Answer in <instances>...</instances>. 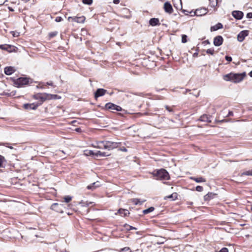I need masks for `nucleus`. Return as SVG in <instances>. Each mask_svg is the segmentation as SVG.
Instances as JSON below:
<instances>
[{
  "mask_svg": "<svg viewBox=\"0 0 252 252\" xmlns=\"http://www.w3.org/2000/svg\"><path fill=\"white\" fill-rule=\"evenodd\" d=\"M246 76L245 72L241 73H234L231 72L223 76V78L226 81H230L235 83L241 82Z\"/></svg>",
  "mask_w": 252,
  "mask_h": 252,
  "instance_id": "f257e3e1",
  "label": "nucleus"
},
{
  "mask_svg": "<svg viewBox=\"0 0 252 252\" xmlns=\"http://www.w3.org/2000/svg\"><path fill=\"white\" fill-rule=\"evenodd\" d=\"M152 174L154 177H156L157 180H169L170 178L169 173L163 168L155 170Z\"/></svg>",
  "mask_w": 252,
  "mask_h": 252,
  "instance_id": "f03ea898",
  "label": "nucleus"
},
{
  "mask_svg": "<svg viewBox=\"0 0 252 252\" xmlns=\"http://www.w3.org/2000/svg\"><path fill=\"white\" fill-rule=\"evenodd\" d=\"M57 95L51 94L47 93H38L33 95V98L35 99L39 100L41 103V104L46 100H50L52 99H55Z\"/></svg>",
  "mask_w": 252,
  "mask_h": 252,
  "instance_id": "7ed1b4c3",
  "label": "nucleus"
},
{
  "mask_svg": "<svg viewBox=\"0 0 252 252\" xmlns=\"http://www.w3.org/2000/svg\"><path fill=\"white\" fill-rule=\"evenodd\" d=\"M32 82V79L26 77H20L14 80V84L18 88Z\"/></svg>",
  "mask_w": 252,
  "mask_h": 252,
  "instance_id": "20e7f679",
  "label": "nucleus"
},
{
  "mask_svg": "<svg viewBox=\"0 0 252 252\" xmlns=\"http://www.w3.org/2000/svg\"><path fill=\"white\" fill-rule=\"evenodd\" d=\"M50 208L57 212L63 214L64 213L65 210L66 209V207L63 204L55 203L51 205Z\"/></svg>",
  "mask_w": 252,
  "mask_h": 252,
  "instance_id": "39448f33",
  "label": "nucleus"
},
{
  "mask_svg": "<svg viewBox=\"0 0 252 252\" xmlns=\"http://www.w3.org/2000/svg\"><path fill=\"white\" fill-rule=\"evenodd\" d=\"M121 144V142H112L110 141H105V149L109 151L112 150L118 147L119 145Z\"/></svg>",
  "mask_w": 252,
  "mask_h": 252,
  "instance_id": "423d86ee",
  "label": "nucleus"
},
{
  "mask_svg": "<svg viewBox=\"0 0 252 252\" xmlns=\"http://www.w3.org/2000/svg\"><path fill=\"white\" fill-rule=\"evenodd\" d=\"M105 109L108 110H121L122 107L111 102H108L105 105Z\"/></svg>",
  "mask_w": 252,
  "mask_h": 252,
  "instance_id": "0eeeda50",
  "label": "nucleus"
},
{
  "mask_svg": "<svg viewBox=\"0 0 252 252\" xmlns=\"http://www.w3.org/2000/svg\"><path fill=\"white\" fill-rule=\"evenodd\" d=\"M41 105V103H26L23 105L24 109L31 110H36L37 108Z\"/></svg>",
  "mask_w": 252,
  "mask_h": 252,
  "instance_id": "6e6552de",
  "label": "nucleus"
},
{
  "mask_svg": "<svg viewBox=\"0 0 252 252\" xmlns=\"http://www.w3.org/2000/svg\"><path fill=\"white\" fill-rule=\"evenodd\" d=\"M249 31L244 30L241 31L239 34L237 35V40L239 42H242L244 40L245 37L249 35Z\"/></svg>",
  "mask_w": 252,
  "mask_h": 252,
  "instance_id": "1a4fd4ad",
  "label": "nucleus"
},
{
  "mask_svg": "<svg viewBox=\"0 0 252 252\" xmlns=\"http://www.w3.org/2000/svg\"><path fill=\"white\" fill-rule=\"evenodd\" d=\"M0 49L3 50L7 51L8 52H12L16 51L15 46L8 44L0 45Z\"/></svg>",
  "mask_w": 252,
  "mask_h": 252,
  "instance_id": "9d476101",
  "label": "nucleus"
},
{
  "mask_svg": "<svg viewBox=\"0 0 252 252\" xmlns=\"http://www.w3.org/2000/svg\"><path fill=\"white\" fill-rule=\"evenodd\" d=\"M85 17L84 16H82L80 17H69L68 18V20L75 22L78 23H83L85 20Z\"/></svg>",
  "mask_w": 252,
  "mask_h": 252,
  "instance_id": "9b49d317",
  "label": "nucleus"
},
{
  "mask_svg": "<svg viewBox=\"0 0 252 252\" xmlns=\"http://www.w3.org/2000/svg\"><path fill=\"white\" fill-rule=\"evenodd\" d=\"M223 37L221 35H218L214 38L213 43L216 46H220L222 44Z\"/></svg>",
  "mask_w": 252,
  "mask_h": 252,
  "instance_id": "f8f14e48",
  "label": "nucleus"
},
{
  "mask_svg": "<svg viewBox=\"0 0 252 252\" xmlns=\"http://www.w3.org/2000/svg\"><path fill=\"white\" fill-rule=\"evenodd\" d=\"M107 92V90L103 89H97L94 93V98L96 100L98 97L104 95Z\"/></svg>",
  "mask_w": 252,
  "mask_h": 252,
  "instance_id": "ddd939ff",
  "label": "nucleus"
},
{
  "mask_svg": "<svg viewBox=\"0 0 252 252\" xmlns=\"http://www.w3.org/2000/svg\"><path fill=\"white\" fill-rule=\"evenodd\" d=\"M232 15L237 20H241L243 18L244 13L241 11L234 10L232 12Z\"/></svg>",
  "mask_w": 252,
  "mask_h": 252,
  "instance_id": "4468645a",
  "label": "nucleus"
},
{
  "mask_svg": "<svg viewBox=\"0 0 252 252\" xmlns=\"http://www.w3.org/2000/svg\"><path fill=\"white\" fill-rule=\"evenodd\" d=\"M212 116L207 114L202 115L200 117L199 121L203 122L211 123Z\"/></svg>",
  "mask_w": 252,
  "mask_h": 252,
  "instance_id": "2eb2a0df",
  "label": "nucleus"
},
{
  "mask_svg": "<svg viewBox=\"0 0 252 252\" xmlns=\"http://www.w3.org/2000/svg\"><path fill=\"white\" fill-rule=\"evenodd\" d=\"M208 12V10L205 8L197 9L194 12V14L197 16H201L205 15Z\"/></svg>",
  "mask_w": 252,
  "mask_h": 252,
  "instance_id": "dca6fc26",
  "label": "nucleus"
},
{
  "mask_svg": "<svg viewBox=\"0 0 252 252\" xmlns=\"http://www.w3.org/2000/svg\"><path fill=\"white\" fill-rule=\"evenodd\" d=\"M164 9L166 13L171 14L173 9L170 3L168 1L165 2L164 4Z\"/></svg>",
  "mask_w": 252,
  "mask_h": 252,
  "instance_id": "f3484780",
  "label": "nucleus"
},
{
  "mask_svg": "<svg viewBox=\"0 0 252 252\" xmlns=\"http://www.w3.org/2000/svg\"><path fill=\"white\" fill-rule=\"evenodd\" d=\"M90 153V155L95 156L97 157H104L109 156V155L107 154L106 153L102 152L99 151H96V152L91 151Z\"/></svg>",
  "mask_w": 252,
  "mask_h": 252,
  "instance_id": "a211bd4d",
  "label": "nucleus"
},
{
  "mask_svg": "<svg viewBox=\"0 0 252 252\" xmlns=\"http://www.w3.org/2000/svg\"><path fill=\"white\" fill-rule=\"evenodd\" d=\"M217 195V194L213 192H208L204 196V200L206 201H209L214 198Z\"/></svg>",
  "mask_w": 252,
  "mask_h": 252,
  "instance_id": "6ab92c4d",
  "label": "nucleus"
},
{
  "mask_svg": "<svg viewBox=\"0 0 252 252\" xmlns=\"http://www.w3.org/2000/svg\"><path fill=\"white\" fill-rule=\"evenodd\" d=\"M15 71L14 67L13 66H6L4 68V73L7 75H10Z\"/></svg>",
  "mask_w": 252,
  "mask_h": 252,
  "instance_id": "aec40b11",
  "label": "nucleus"
},
{
  "mask_svg": "<svg viewBox=\"0 0 252 252\" xmlns=\"http://www.w3.org/2000/svg\"><path fill=\"white\" fill-rule=\"evenodd\" d=\"M149 24L152 26H159L160 25L158 18H152L149 20Z\"/></svg>",
  "mask_w": 252,
  "mask_h": 252,
  "instance_id": "412c9836",
  "label": "nucleus"
},
{
  "mask_svg": "<svg viewBox=\"0 0 252 252\" xmlns=\"http://www.w3.org/2000/svg\"><path fill=\"white\" fill-rule=\"evenodd\" d=\"M119 214L121 216L123 217H126L130 213L128 210L126 209H124L122 208H120L118 210L117 213L116 214Z\"/></svg>",
  "mask_w": 252,
  "mask_h": 252,
  "instance_id": "4be33fe9",
  "label": "nucleus"
},
{
  "mask_svg": "<svg viewBox=\"0 0 252 252\" xmlns=\"http://www.w3.org/2000/svg\"><path fill=\"white\" fill-rule=\"evenodd\" d=\"M223 28V26L221 23H218L215 25L212 26L210 28V30L211 32H214L217 31L218 30L221 29Z\"/></svg>",
  "mask_w": 252,
  "mask_h": 252,
  "instance_id": "5701e85b",
  "label": "nucleus"
},
{
  "mask_svg": "<svg viewBox=\"0 0 252 252\" xmlns=\"http://www.w3.org/2000/svg\"><path fill=\"white\" fill-rule=\"evenodd\" d=\"M6 162L7 161L5 158L2 155H0V168L4 167Z\"/></svg>",
  "mask_w": 252,
  "mask_h": 252,
  "instance_id": "b1692460",
  "label": "nucleus"
},
{
  "mask_svg": "<svg viewBox=\"0 0 252 252\" xmlns=\"http://www.w3.org/2000/svg\"><path fill=\"white\" fill-rule=\"evenodd\" d=\"M178 198V194L176 192H174L172 194L166 196L164 197V199H171L172 200H175Z\"/></svg>",
  "mask_w": 252,
  "mask_h": 252,
  "instance_id": "393cba45",
  "label": "nucleus"
},
{
  "mask_svg": "<svg viewBox=\"0 0 252 252\" xmlns=\"http://www.w3.org/2000/svg\"><path fill=\"white\" fill-rule=\"evenodd\" d=\"M192 180L195 181L196 183L205 182L206 179L202 177H191Z\"/></svg>",
  "mask_w": 252,
  "mask_h": 252,
  "instance_id": "a878e982",
  "label": "nucleus"
},
{
  "mask_svg": "<svg viewBox=\"0 0 252 252\" xmlns=\"http://www.w3.org/2000/svg\"><path fill=\"white\" fill-rule=\"evenodd\" d=\"M98 187H99V185H98V183L95 182L90 185L88 186L87 188L88 189L93 190Z\"/></svg>",
  "mask_w": 252,
  "mask_h": 252,
  "instance_id": "bb28decb",
  "label": "nucleus"
},
{
  "mask_svg": "<svg viewBox=\"0 0 252 252\" xmlns=\"http://www.w3.org/2000/svg\"><path fill=\"white\" fill-rule=\"evenodd\" d=\"M105 141H102L97 142V147L99 149H105Z\"/></svg>",
  "mask_w": 252,
  "mask_h": 252,
  "instance_id": "cd10ccee",
  "label": "nucleus"
},
{
  "mask_svg": "<svg viewBox=\"0 0 252 252\" xmlns=\"http://www.w3.org/2000/svg\"><path fill=\"white\" fill-rule=\"evenodd\" d=\"M155 210V208L154 207H150L148 209L144 210L143 211V213L144 214H148L152 212H153Z\"/></svg>",
  "mask_w": 252,
  "mask_h": 252,
  "instance_id": "c85d7f7f",
  "label": "nucleus"
},
{
  "mask_svg": "<svg viewBox=\"0 0 252 252\" xmlns=\"http://www.w3.org/2000/svg\"><path fill=\"white\" fill-rule=\"evenodd\" d=\"M210 6L212 7H215L218 5V0H209Z\"/></svg>",
  "mask_w": 252,
  "mask_h": 252,
  "instance_id": "c756f323",
  "label": "nucleus"
},
{
  "mask_svg": "<svg viewBox=\"0 0 252 252\" xmlns=\"http://www.w3.org/2000/svg\"><path fill=\"white\" fill-rule=\"evenodd\" d=\"M145 201V200H143V201H141L139 199H137V198L132 199V202L135 205H138V204L141 205Z\"/></svg>",
  "mask_w": 252,
  "mask_h": 252,
  "instance_id": "7c9ffc66",
  "label": "nucleus"
},
{
  "mask_svg": "<svg viewBox=\"0 0 252 252\" xmlns=\"http://www.w3.org/2000/svg\"><path fill=\"white\" fill-rule=\"evenodd\" d=\"M118 111L121 112L118 113V115L122 117H124L125 115L128 113L126 110L123 109L122 108L121 110H118Z\"/></svg>",
  "mask_w": 252,
  "mask_h": 252,
  "instance_id": "2f4dec72",
  "label": "nucleus"
},
{
  "mask_svg": "<svg viewBox=\"0 0 252 252\" xmlns=\"http://www.w3.org/2000/svg\"><path fill=\"white\" fill-rule=\"evenodd\" d=\"M118 111L121 112L118 113V115L122 117H124L125 115L128 113L126 110L123 109L122 108L121 110H118Z\"/></svg>",
  "mask_w": 252,
  "mask_h": 252,
  "instance_id": "473e14b6",
  "label": "nucleus"
},
{
  "mask_svg": "<svg viewBox=\"0 0 252 252\" xmlns=\"http://www.w3.org/2000/svg\"><path fill=\"white\" fill-rule=\"evenodd\" d=\"M124 227L126 228V230H136L137 229L136 228L134 227H133L132 226H130L126 223L124 225Z\"/></svg>",
  "mask_w": 252,
  "mask_h": 252,
  "instance_id": "72a5a7b5",
  "label": "nucleus"
},
{
  "mask_svg": "<svg viewBox=\"0 0 252 252\" xmlns=\"http://www.w3.org/2000/svg\"><path fill=\"white\" fill-rule=\"evenodd\" d=\"M121 252H131V251L129 247H126L124 248L121 249L120 250Z\"/></svg>",
  "mask_w": 252,
  "mask_h": 252,
  "instance_id": "f704fd0d",
  "label": "nucleus"
},
{
  "mask_svg": "<svg viewBox=\"0 0 252 252\" xmlns=\"http://www.w3.org/2000/svg\"><path fill=\"white\" fill-rule=\"evenodd\" d=\"M247 175V176H252V170L244 172L242 173L241 176Z\"/></svg>",
  "mask_w": 252,
  "mask_h": 252,
  "instance_id": "c9c22d12",
  "label": "nucleus"
},
{
  "mask_svg": "<svg viewBox=\"0 0 252 252\" xmlns=\"http://www.w3.org/2000/svg\"><path fill=\"white\" fill-rule=\"evenodd\" d=\"M64 201L66 203H68L71 200L72 197L70 196H69V195L65 196L64 197Z\"/></svg>",
  "mask_w": 252,
  "mask_h": 252,
  "instance_id": "e433bc0d",
  "label": "nucleus"
},
{
  "mask_svg": "<svg viewBox=\"0 0 252 252\" xmlns=\"http://www.w3.org/2000/svg\"><path fill=\"white\" fill-rule=\"evenodd\" d=\"M214 52H215V51H214V48H210V49H207L206 51V52L207 54H211L212 55H214Z\"/></svg>",
  "mask_w": 252,
  "mask_h": 252,
  "instance_id": "4c0bfd02",
  "label": "nucleus"
},
{
  "mask_svg": "<svg viewBox=\"0 0 252 252\" xmlns=\"http://www.w3.org/2000/svg\"><path fill=\"white\" fill-rule=\"evenodd\" d=\"M91 202L88 203L87 202H84V201H81L79 202V204L81 205L82 206H88Z\"/></svg>",
  "mask_w": 252,
  "mask_h": 252,
  "instance_id": "58836bf2",
  "label": "nucleus"
},
{
  "mask_svg": "<svg viewBox=\"0 0 252 252\" xmlns=\"http://www.w3.org/2000/svg\"><path fill=\"white\" fill-rule=\"evenodd\" d=\"M187 36L185 34H183L182 35V42L184 43H185L187 42Z\"/></svg>",
  "mask_w": 252,
  "mask_h": 252,
  "instance_id": "ea45409f",
  "label": "nucleus"
},
{
  "mask_svg": "<svg viewBox=\"0 0 252 252\" xmlns=\"http://www.w3.org/2000/svg\"><path fill=\"white\" fill-rule=\"evenodd\" d=\"M84 4L91 5L93 3V0H82Z\"/></svg>",
  "mask_w": 252,
  "mask_h": 252,
  "instance_id": "a19ab883",
  "label": "nucleus"
},
{
  "mask_svg": "<svg viewBox=\"0 0 252 252\" xmlns=\"http://www.w3.org/2000/svg\"><path fill=\"white\" fill-rule=\"evenodd\" d=\"M203 188L202 186H197L196 187V190L197 191H203Z\"/></svg>",
  "mask_w": 252,
  "mask_h": 252,
  "instance_id": "79ce46f5",
  "label": "nucleus"
},
{
  "mask_svg": "<svg viewBox=\"0 0 252 252\" xmlns=\"http://www.w3.org/2000/svg\"><path fill=\"white\" fill-rule=\"evenodd\" d=\"M8 144H9V143H3L0 144V145H3L4 146L8 147V148H9L10 149H13V147L12 146H8Z\"/></svg>",
  "mask_w": 252,
  "mask_h": 252,
  "instance_id": "37998d69",
  "label": "nucleus"
},
{
  "mask_svg": "<svg viewBox=\"0 0 252 252\" xmlns=\"http://www.w3.org/2000/svg\"><path fill=\"white\" fill-rule=\"evenodd\" d=\"M63 21V18L60 16H58L55 19V21L57 22H60Z\"/></svg>",
  "mask_w": 252,
  "mask_h": 252,
  "instance_id": "c03bdc74",
  "label": "nucleus"
},
{
  "mask_svg": "<svg viewBox=\"0 0 252 252\" xmlns=\"http://www.w3.org/2000/svg\"><path fill=\"white\" fill-rule=\"evenodd\" d=\"M225 60H226L227 61H228V62H231V61H232V59L231 57H230V56H226L225 57Z\"/></svg>",
  "mask_w": 252,
  "mask_h": 252,
  "instance_id": "a18cd8bd",
  "label": "nucleus"
},
{
  "mask_svg": "<svg viewBox=\"0 0 252 252\" xmlns=\"http://www.w3.org/2000/svg\"><path fill=\"white\" fill-rule=\"evenodd\" d=\"M165 109L169 112H172L173 111V109L172 108H171L169 106H167V105H166L165 106Z\"/></svg>",
  "mask_w": 252,
  "mask_h": 252,
  "instance_id": "49530a36",
  "label": "nucleus"
},
{
  "mask_svg": "<svg viewBox=\"0 0 252 252\" xmlns=\"http://www.w3.org/2000/svg\"><path fill=\"white\" fill-rule=\"evenodd\" d=\"M219 252H228V250L227 248H222Z\"/></svg>",
  "mask_w": 252,
  "mask_h": 252,
  "instance_id": "de8ad7c7",
  "label": "nucleus"
},
{
  "mask_svg": "<svg viewBox=\"0 0 252 252\" xmlns=\"http://www.w3.org/2000/svg\"><path fill=\"white\" fill-rule=\"evenodd\" d=\"M246 17L249 19L252 18V12H249L247 14Z\"/></svg>",
  "mask_w": 252,
  "mask_h": 252,
  "instance_id": "09e8293b",
  "label": "nucleus"
},
{
  "mask_svg": "<svg viewBox=\"0 0 252 252\" xmlns=\"http://www.w3.org/2000/svg\"><path fill=\"white\" fill-rule=\"evenodd\" d=\"M57 34V32H53L49 34V35L51 37H53L55 36Z\"/></svg>",
  "mask_w": 252,
  "mask_h": 252,
  "instance_id": "8fccbe9b",
  "label": "nucleus"
},
{
  "mask_svg": "<svg viewBox=\"0 0 252 252\" xmlns=\"http://www.w3.org/2000/svg\"><path fill=\"white\" fill-rule=\"evenodd\" d=\"M75 131L78 132H82V129L80 127H77L75 129Z\"/></svg>",
  "mask_w": 252,
  "mask_h": 252,
  "instance_id": "3c124183",
  "label": "nucleus"
},
{
  "mask_svg": "<svg viewBox=\"0 0 252 252\" xmlns=\"http://www.w3.org/2000/svg\"><path fill=\"white\" fill-rule=\"evenodd\" d=\"M46 84L47 85H49V86H53V83L52 82V81H50V82H47L46 83Z\"/></svg>",
  "mask_w": 252,
  "mask_h": 252,
  "instance_id": "603ef678",
  "label": "nucleus"
},
{
  "mask_svg": "<svg viewBox=\"0 0 252 252\" xmlns=\"http://www.w3.org/2000/svg\"><path fill=\"white\" fill-rule=\"evenodd\" d=\"M120 150L123 151V152H127V149L125 147H122L121 148H120Z\"/></svg>",
  "mask_w": 252,
  "mask_h": 252,
  "instance_id": "864d4df0",
  "label": "nucleus"
},
{
  "mask_svg": "<svg viewBox=\"0 0 252 252\" xmlns=\"http://www.w3.org/2000/svg\"><path fill=\"white\" fill-rule=\"evenodd\" d=\"M66 205V209L65 210V211L64 212H65L66 213H67V215H69L70 214L69 213V212H67V210H68V207L69 206V205Z\"/></svg>",
  "mask_w": 252,
  "mask_h": 252,
  "instance_id": "5fc2aeb1",
  "label": "nucleus"
},
{
  "mask_svg": "<svg viewBox=\"0 0 252 252\" xmlns=\"http://www.w3.org/2000/svg\"><path fill=\"white\" fill-rule=\"evenodd\" d=\"M233 113L232 111H229L228 115H227V117H229L233 116Z\"/></svg>",
  "mask_w": 252,
  "mask_h": 252,
  "instance_id": "6e6d98bb",
  "label": "nucleus"
},
{
  "mask_svg": "<svg viewBox=\"0 0 252 252\" xmlns=\"http://www.w3.org/2000/svg\"><path fill=\"white\" fill-rule=\"evenodd\" d=\"M203 43H204V44H210V42L208 40H206L204 41L203 42Z\"/></svg>",
  "mask_w": 252,
  "mask_h": 252,
  "instance_id": "4d7b16f0",
  "label": "nucleus"
},
{
  "mask_svg": "<svg viewBox=\"0 0 252 252\" xmlns=\"http://www.w3.org/2000/svg\"><path fill=\"white\" fill-rule=\"evenodd\" d=\"M120 2V0H113V3L115 4H118Z\"/></svg>",
  "mask_w": 252,
  "mask_h": 252,
  "instance_id": "13d9d810",
  "label": "nucleus"
},
{
  "mask_svg": "<svg viewBox=\"0 0 252 252\" xmlns=\"http://www.w3.org/2000/svg\"><path fill=\"white\" fill-rule=\"evenodd\" d=\"M190 90L186 89L185 92L183 93L184 94H186L188 92H190Z\"/></svg>",
  "mask_w": 252,
  "mask_h": 252,
  "instance_id": "bf43d9fd",
  "label": "nucleus"
},
{
  "mask_svg": "<svg viewBox=\"0 0 252 252\" xmlns=\"http://www.w3.org/2000/svg\"><path fill=\"white\" fill-rule=\"evenodd\" d=\"M197 55H198V53L195 52V53H194L193 54V57H197Z\"/></svg>",
  "mask_w": 252,
  "mask_h": 252,
  "instance_id": "052dcab7",
  "label": "nucleus"
},
{
  "mask_svg": "<svg viewBox=\"0 0 252 252\" xmlns=\"http://www.w3.org/2000/svg\"><path fill=\"white\" fill-rule=\"evenodd\" d=\"M226 122V120L225 119H223L222 120H220V121H218V122H219V123H222V122Z\"/></svg>",
  "mask_w": 252,
  "mask_h": 252,
  "instance_id": "680f3d73",
  "label": "nucleus"
},
{
  "mask_svg": "<svg viewBox=\"0 0 252 252\" xmlns=\"http://www.w3.org/2000/svg\"><path fill=\"white\" fill-rule=\"evenodd\" d=\"M249 75L251 77H252V71H251L250 72V73H249Z\"/></svg>",
  "mask_w": 252,
  "mask_h": 252,
  "instance_id": "e2e57ef3",
  "label": "nucleus"
},
{
  "mask_svg": "<svg viewBox=\"0 0 252 252\" xmlns=\"http://www.w3.org/2000/svg\"><path fill=\"white\" fill-rule=\"evenodd\" d=\"M4 2V0H2L1 1V2H0V5H2Z\"/></svg>",
  "mask_w": 252,
  "mask_h": 252,
  "instance_id": "0e129e2a",
  "label": "nucleus"
},
{
  "mask_svg": "<svg viewBox=\"0 0 252 252\" xmlns=\"http://www.w3.org/2000/svg\"><path fill=\"white\" fill-rule=\"evenodd\" d=\"M199 93L198 92V93H197V94H195V96L196 97H198L199 96Z\"/></svg>",
  "mask_w": 252,
  "mask_h": 252,
  "instance_id": "69168bd1",
  "label": "nucleus"
},
{
  "mask_svg": "<svg viewBox=\"0 0 252 252\" xmlns=\"http://www.w3.org/2000/svg\"><path fill=\"white\" fill-rule=\"evenodd\" d=\"M136 94V95H138L141 96L142 93H139V94Z\"/></svg>",
  "mask_w": 252,
  "mask_h": 252,
  "instance_id": "338daca9",
  "label": "nucleus"
},
{
  "mask_svg": "<svg viewBox=\"0 0 252 252\" xmlns=\"http://www.w3.org/2000/svg\"><path fill=\"white\" fill-rule=\"evenodd\" d=\"M251 211H252V206H251Z\"/></svg>",
  "mask_w": 252,
  "mask_h": 252,
  "instance_id": "774afa93",
  "label": "nucleus"
}]
</instances>
